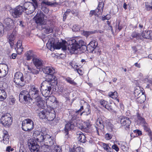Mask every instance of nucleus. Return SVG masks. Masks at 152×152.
I'll return each instance as SVG.
<instances>
[{"label": "nucleus", "instance_id": "49", "mask_svg": "<svg viewBox=\"0 0 152 152\" xmlns=\"http://www.w3.org/2000/svg\"><path fill=\"white\" fill-rule=\"evenodd\" d=\"M19 152H26L25 148L23 144H20Z\"/></svg>", "mask_w": 152, "mask_h": 152}, {"label": "nucleus", "instance_id": "31", "mask_svg": "<svg viewBox=\"0 0 152 152\" xmlns=\"http://www.w3.org/2000/svg\"><path fill=\"white\" fill-rule=\"evenodd\" d=\"M47 120L49 121H53L55 118H56V113L54 109L51 110V112L49 111L48 115L47 116Z\"/></svg>", "mask_w": 152, "mask_h": 152}, {"label": "nucleus", "instance_id": "61", "mask_svg": "<svg viewBox=\"0 0 152 152\" xmlns=\"http://www.w3.org/2000/svg\"><path fill=\"white\" fill-rule=\"evenodd\" d=\"M118 23H116V26H118V29L119 30V31H120L122 28V27L121 26V25H120V21L118 20Z\"/></svg>", "mask_w": 152, "mask_h": 152}, {"label": "nucleus", "instance_id": "53", "mask_svg": "<svg viewBox=\"0 0 152 152\" xmlns=\"http://www.w3.org/2000/svg\"><path fill=\"white\" fill-rule=\"evenodd\" d=\"M5 29L4 27V26L2 23L0 22V37H1L3 35V32L2 31Z\"/></svg>", "mask_w": 152, "mask_h": 152}, {"label": "nucleus", "instance_id": "28", "mask_svg": "<svg viewBox=\"0 0 152 152\" xmlns=\"http://www.w3.org/2000/svg\"><path fill=\"white\" fill-rule=\"evenodd\" d=\"M58 4V3L57 2H52L48 1V0H44L41 3V6H45V5H47L54 7H56V5Z\"/></svg>", "mask_w": 152, "mask_h": 152}, {"label": "nucleus", "instance_id": "45", "mask_svg": "<svg viewBox=\"0 0 152 152\" xmlns=\"http://www.w3.org/2000/svg\"><path fill=\"white\" fill-rule=\"evenodd\" d=\"M67 43V42L65 40L63 41L61 43V48L64 51H66L67 49L66 45Z\"/></svg>", "mask_w": 152, "mask_h": 152}, {"label": "nucleus", "instance_id": "6", "mask_svg": "<svg viewBox=\"0 0 152 152\" xmlns=\"http://www.w3.org/2000/svg\"><path fill=\"white\" fill-rule=\"evenodd\" d=\"M44 145L41 146V152H51L52 150L51 149V146L54 144L53 137L49 135H45V138L43 142Z\"/></svg>", "mask_w": 152, "mask_h": 152}, {"label": "nucleus", "instance_id": "50", "mask_svg": "<svg viewBox=\"0 0 152 152\" xmlns=\"http://www.w3.org/2000/svg\"><path fill=\"white\" fill-rule=\"evenodd\" d=\"M111 18V15L110 14H107L105 16L103 15L101 19L102 20L104 21L105 20H109Z\"/></svg>", "mask_w": 152, "mask_h": 152}, {"label": "nucleus", "instance_id": "8", "mask_svg": "<svg viewBox=\"0 0 152 152\" xmlns=\"http://www.w3.org/2000/svg\"><path fill=\"white\" fill-rule=\"evenodd\" d=\"M23 5L25 12L27 14L29 15L32 13L37 8L38 3L37 1L32 0L31 2H25Z\"/></svg>", "mask_w": 152, "mask_h": 152}, {"label": "nucleus", "instance_id": "3", "mask_svg": "<svg viewBox=\"0 0 152 152\" xmlns=\"http://www.w3.org/2000/svg\"><path fill=\"white\" fill-rule=\"evenodd\" d=\"M45 15L43 13L38 12L34 18L36 23L37 24V27L40 30L45 29V32L47 34L53 32L52 28L46 24V20L44 19Z\"/></svg>", "mask_w": 152, "mask_h": 152}, {"label": "nucleus", "instance_id": "32", "mask_svg": "<svg viewBox=\"0 0 152 152\" xmlns=\"http://www.w3.org/2000/svg\"><path fill=\"white\" fill-rule=\"evenodd\" d=\"M7 97V94L4 89H0V101H2Z\"/></svg>", "mask_w": 152, "mask_h": 152}, {"label": "nucleus", "instance_id": "43", "mask_svg": "<svg viewBox=\"0 0 152 152\" xmlns=\"http://www.w3.org/2000/svg\"><path fill=\"white\" fill-rule=\"evenodd\" d=\"M90 106L89 105L87 104V105L86 107L84 110V111H83L82 113V114L84 113H86L85 115L87 116L90 115L91 113V110L90 109Z\"/></svg>", "mask_w": 152, "mask_h": 152}, {"label": "nucleus", "instance_id": "41", "mask_svg": "<svg viewBox=\"0 0 152 152\" xmlns=\"http://www.w3.org/2000/svg\"><path fill=\"white\" fill-rule=\"evenodd\" d=\"M118 144L120 146L121 149L123 151H126L128 149V148L126 146V143L125 142H121L118 143Z\"/></svg>", "mask_w": 152, "mask_h": 152}, {"label": "nucleus", "instance_id": "60", "mask_svg": "<svg viewBox=\"0 0 152 152\" xmlns=\"http://www.w3.org/2000/svg\"><path fill=\"white\" fill-rule=\"evenodd\" d=\"M95 11V13H97V14L96 15V16L98 17L99 15L102 14V12H100V9L99 8H98V7L97 8L94 10Z\"/></svg>", "mask_w": 152, "mask_h": 152}, {"label": "nucleus", "instance_id": "58", "mask_svg": "<svg viewBox=\"0 0 152 152\" xmlns=\"http://www.w3.org/2000/svg\"><path fill=\"white\" fill-rule=\"evenodd\" d=\"M9 139L8 136H3V142L5 144H7L8 143Z\"/></svg>", "mask_w": 152, "mask_h": 152}, {"label": "nucleus", "instance_id": "29", "mask_svg": "<svg viewBox=\"0 0 152 152\" xmlns=\"http://www.w3.org/2000/svg\"><path fill=\"white\" fill-rule=\"evenodd\" d=\"M76 135L78 140L80 142L84 143L86 142L85 136L82 132H77Z\"/></svg>", "mask_w": 152, "mask_h": 152}, {"label": "nucleus", "instance_id": "13", "mask_svg": "<svg viewBox=\"0 0 152 152\" xmlns=\"http://www.w3.org/2000/svg\"><path fill=\"white\" fill-rule=\"evenodd\" d=\"M98 45V42L97 41L95 40L91 41L87 45L88 51L89 53L94 52V53H96L99 49Z\"/></svg>", "mask_w": 152, "mask_h": 152}, {"label": "nucleus", "instance_id": "35", "mask_svg": "<svg viewBox=\"0 0 152 152\" xmlns=\"http://www.w3.org/2000/svg\"><path fill=\"white\" fill-rule=\"evenodd\" d=\"M145 130L148 132V134L151 140H152V133L150 129L148 127L147 124L143 125Z\"/></svg>", "mask_w": 152, "mask_h": 152}, {"label": "nucleus", "instance_id": "7", "mask_svg": "<svg viewBox=\"0 0 152 152\" xmlns=\"http://www.w3.org/2000/svg\"><path fill=\"white\" fill-rule=\"evenodd\" d=\"M96 123L98 127L96 126H94V127L96 129L97 134L99 135V130L102 131L104 129L105 125L106 126L107 128L109 131L112 132L113 131V125L110 122L105 123L104 120L101 118H99L97 119Z\"/></svg>", "mask_w": 152, "mask_h": 152}, {"label": "nucleus", "instance_id": "19", "mask_svg": "<svg viewBox=\"0 0 152 152\" xmlns=\"http://www.w3.org/2000/svg\"><path fill=\"white\" fill-rule=\"evenodd\" d=\"M145 92L142 91L140 89H138L136 88L134 91V95L136 99H138L140 98H143V99L141 102H144L145 100V96L144 94Z\"/></svg>", "mask_w": 152, "mask_h": 152}, {"label": "nucleus", "instance_id": "22", "mask_svg": "<svg viewBox=\"0 0 152 152\" xmlns=\"http://www.w3.org/2000/svg\"><path fill=\"white\" fill-rule=\"evenodd\" d=\"M28 72L32 73L34 75H37L42 70V68L37 67L36 66H32L29 65L26 66Z\"/></svg>", "mask_w": 152, "mask_h": 152}, {"label": "nucleus", "instance_id": "33", "mask_svg": "<svg viewBox=\"0 0 152 152\" xmlns=\"http://www.w3.org/2000/svg\"><path fill=\"white\" fill-rule=\"evenodd\" d=\"M108 96L113 99H116L118 102H119V100L117 98L118 95L117 92H110L108 93Z\"/></svg>", "mask_w": 152, "mask_h": 152}, {"label": "nucleus", "instance_id": "25", "mask_svg": "<svg viewBox=\"0 0 152 152\" xmlns=\"http://www.w3.org/2000/svg\"><path fill=\"white\" fill-rule=\"evenodd\" d=\"M49 113V111L45 109L40 110V111L38 113V115L40 119L46 120L47 116Z\"/></svg>", "mask_w": 152, "mask_h": 152}, {"label": "nucleus", "instance_id": "26", "mask_svg": "<svg viewBox=\"0 0 152 152\" xmlns=\"http://www.w3.org/2000/svg\"><path fill=\"white\" fill-rule=\"evenodd\" d=\"M142 34V37L143 41V38L147 39H152V31L151 30H148L143 31Z\"/></svg>", "mask_w": 152, "mask_h": 152}, {"label": "nucleus", "instance_id": "30", "mask_svg": "<svg viewBox=\"0 0 152 152\" xmlns=\"http://www.w3.org/2000/svg\"><path fill=\"white\" fill-rule=\"evenodd\" d=\"M8 67L7 66L4 65L3 67L0 66V77H4L7 74Z\"/></svg>", "mask_w": 152, "mask_h": 152}, {"label": "nucleus", "instance_id": "51", "mask_svg": "<svg viewBox=\"0 0 152 152\" xmlns=\"http://www.w3.org/2000/svg\"><path fill=\"white\" fill-rule=\"evenodd\" d=\"M104 6V3L103 2H100L99 3L98 7L100 9L101 12H102Z\"/></svg>", "mask_w": 152, "mask_h": 152}, {"label": "nucleus", "instance_id": "2", "mask_svg": "<svg viewBox=\"0 0 152 152\" xmlns=\"http://www.w3.org/2000/svg\"><path fill=\"white\" fill-rule=\"evenodd\" d=\"M43 89H42V86L40 88H38L36 86L33 85L31 87L29 93L32 98L34 99V103L39 107L42 108L43 107L45 103V101L40 96L41 93H42V91L46 88L43 86Z\"/></svg>", "mask_w": 152, "mask_h": 152}, {"label": "nucleus", "instance_id": "59", "mask_svg": "<svg viewBox=\"0 0 152 152\" xmlns=\"http://www.w3.org/2000/svg\"><path fill=\"white\" fill-rule=\"evenodd\" d=\"M76 64V62L73 61H71L69 63V65L71 66L72 68H75V64Z\"/></svg>", "mask_w": 152, "mask_h": 152}, {"label": "nucleus", "instance_id": "20", "mask_svg": "<svg viewBox=\"0 0 152 152\" xmlns=\"http://www.w3.org/2000/svg\"><path fill=\"white\" fill-rule=\"evenodd\" d=\"M33 136L36 140V141L40 142H43L45 138V135H44L42 132L36 131L34 133Z\"/></svg>", "mask_w": 152, "mask_h": 152}, {"label": "nucleus", "instance_id": "34", "mask_svg": "<svg viewBox=\"0 0 152 152\" xmlns=\"http://www.w3.org/2000/svg\"><path fill=\"white\" fill-rule=\"evenodd\" d=\"M23 99L26 104H28H28L32 102V101L33 100V99L29 93L27 95V96H26V97H24Z\"/></svg>", "mask_w": 152, "mask_h": 152}, {"label": "nucleus", "instance_id": "17", "mask_svg": "<svg viewBox=\"0 0 152 152\" xmlns=\"http://www.w3.org/2000/svg\"><path fill=\"white\" fill-rule=\"evenodd\" d=\"M4 23L5 29L6 30H10L14 26V23L11 18H7L4 20Z\"/></svg>", "mask_w": 152, "mask_h": 152}, {"label": "nucleus", "instance_id": "46", "mask_svg": "<svg viewBox=\"0 0 152 152\" xmlns=\"http://www.w3.org/2000/svg\"><path fill=\"white\" fill-rule=\"evenodd\" d=\"M22 42L21 40H18L17 43V47L18 50H20V51L22 52L23 50V48L21 47L22 46Z\"/></svg>", "mask_w": 152, "mask_h": 152}, {"label": "nucleus", "instance_id": "55", "mask_svg": "<svg viewBox=\"0 0 152 152\" xmlns=\"http://www.w3.org/2000/svg\"><path fill=\"white\" fill-rule=\"evenodd\" d=\"M99 102L101 105L104 107L106 105H107L108 102L103 99H101L100 100Z\"/></svg>", "mask_w": 152, "mask_h": 152}, {"label": "nucleus", "instance_id": "40", "mask_svg": "<svg viewBox=\"0 0 152 152\" xmlns=\"http://www.w3.org/2000/svg\"><path fill=\"white\" fill-rule=\"evenodd\" d=\"M111 104V103L108 102L107 105H106L104 107L112 113H116V112L113 109Z\"/></svg>", "mask_w": 152, "mask_h": 152}, {"label": "nucleus", "instance_id": "24", "mask_svg": "<svg viewBox=\"0 0 152 152\" xmlns=\"http://www.w3.org/2000/svg\"><path fill=\"white\" fill-rule=\"evenodd\" d=\"M82 113H79L78 111H73L70 113V118L71 117V120L73 121H76L82 115Z\"/></svg>", "mask_w": 152, "mask_h": 152}, {"label": "nucleus", "instance_id": "63", "mask_svg": "<svg viewBox=\"0 0 152 152\" xmlns=\"http://www.w3.org/2000/svg\"><path fill=\"white\" fill-rule=\"evenodd\" d=\"M105 137L107 140H109L112 138V135L109 133H107L105 135Z\"/></svg>", "mask_w": 152, "mask_h": 152}, {"label": "nucleus", "instance_id": "12", "mask_svg": "<svg viewBox=\"0 0 152 152\" xmlns=\"http://www.w3.org/2000/svg\"><path fill=\"white\" fill-rule=\"evenodd\" d=\"M61 43L56 44L54 39H49L46 45L48 48L52 51L55 49H60L61 48Z\"/></svg>", "mask_w": 152, "mask_h": 152}, {"label": "nucleus", "instance_id": "37", "mask_svg": "<svg viewBox=\"0 0 152 152\" xmlns=\"http://www.w3.org/2000/svg\"><path fill=\"white\" fill-rule=\"evenodd\" d=\"M29 93L26 90L22 91L20 93L19 96V100L26 97L27 95Z\"/></svg>", "mask_w": 152, "mask_h": 152}, {"label": "nucleus", "instance_id": "62", "mask_svg": "<svg viewBox=\"0 0 152 152\" xmlns=\"http://www.w3.org/2000/svg\"><path fill=\"white\" fill-rule=\"evenodd\" d=\"M112 148L113 150L114 149L117 152H118L119 150V148L117 145L115 144H114L112 146Z\"/></svg>", "mask_w": 152, "mask_h": 152}, {"label": "nucleus", "instance_id": "47", "mask_svg": "<svg viewBox=\"0 0 152 152\" xmlns=\"http://www.w3.org/2000/svg\"><path fill=\"white\" fill-rule=\"evenodd\" d=\"M133 132L136 135H134V137H136L139 136H140L142 134V132L139 129H136L133 131Z\"/></svg>", "mask_w": 152, "mask_h": 152}, {"label": "nucleus", "instance_id": "4", "mask_svg": "<svg viewBox=\"0 0 152 152\" xmlns=\"http://www.w3.org/2000/svg\"><path fill=\"white\" fill-rule=\"evenodd\" d=\"M68 42L67 49L71 54L74 53L78 49H80L83 52L86 50L88 51L87 46L85 45L84 42L82 40L77 41L75 39H72L69 40Z\"/></svg>", "mask_w": 152, "mask_h": 152}, {"label": "nucleus", "instance_id": "39", "mask_svg": "<svg viewBox=\"0 0 152 152\" xmlns=\"http://www.w3.org/2000/svg\"><path fill=\"white\" fill-rule=\"evenodd\" d=\"M26 60H30L32 58L34 57L33 54L32 53V51L31 50H29L27 52L26 54Z\"/></svg>", "mask_w": 152, "mask_h": 152}, {"label": "nucleus", "instance_id": "10", "mask_svg": "<svg viewBox=\"0 0 152 152\" xmlns=\"http://www.w3.org/2000/svg\"><path fill=\"white\" fill-rule=\"evenodd\" d=\"M12 117L9 113L3 114L0 118L1 123L4 126L8 127L11 124Z\"/></svg>", "mask_w": 152, "mask_h": 152}, {"label": "nucleus", "instance_id": "14", "mask_svg": "<svg viewBox=\"0 0 152 152\" xmlns=\"http://www.w3.org/2000/svg\"><path fill=\"white\" fill-rule=\"evenodd\" d=\"M77 125L76 121L74 122L71 121L68 122L65 125L64 128V131L65 135L69 134V131L73 130Z\"/></svg>", "mask_w": 152, "mask_h": 152}, {"label": "nucleus", "instance_id": "38", "mask_svg": "<svg viewBox=\"0 0 152 152\" xmlns=\"http://www.w3.org/2000/svg\"><path fill=\"white\" fill-rule=\"evenodd\" d=\"M51 149L52 150L51 152H61L62 151L61 148L60 146H59L58 145H53L54 148L53 146H51Z\"/></svg>", "mask_w": 152, "mask_h": 152}, {"label": "nucleus", "instance_id": "9", "mask_svg": "<svg viewBox=\"0 0 152 152\" xmlns=\"http://www.w3.org/2000/svg\"><path fill=\"white\" fill-rule=\"evenodd\" d=\"M22 129L25 131L29 132L34 128V123L30 119H26L22 122Z\"/></svg>", "mask_w": 152, "mask_h": 152}, {"label": "nucleus", "instance_id": "15", "mask_svg": "<svg viewBox=\"0 0 152 152\" xmlns=\"http://www.w3.org/2000/svg\"><path fill=\"white\" fill-rule=\"evenodd\" d=\"M130 118L125 116L122 117L121 118L120 124L122 126H125L126 130L129 129L131 123Z\"/></svg>", "mask_w": 152, "mask_h": 152}, {"label": "nucleus", "instance_id": "57", "mask_svg": "<svg viewBox=\"0 0 152 152\" xmlns=\"http://www.w3.org/2000/svg\"><path fill=\"white\" fill-rule=\"evenodd\" d=\"M41 10L45 13H48L49 11V9L45 6H41Z\"/></svg>", "mask_w": 152, "mask_h": 152}, {"label": "nucleus", "instance_id": "54", "mask_svg": "<svg viewBox=\"0 0 152 152\" xmlns=\"http://www.w3.org/2000/svg\"><path fill=\"white\" fill-rule=\"evenodd\" d=\"M62 95L63 96L66 98H67V97L69 96V93L67 90L64 89V91L62 92Z\"/></svg>", "mask_w": 152, "mask_h": 152}, {"label": "nucleus", "instance_id": "23", "mask_svg": "<svg viewBox=\"0 0 152 152\" xmlns=\"http://www.w3.org/2000/svg\"><path fill=\"white\" fill-rule=\"evenodd\" d=\"M32 61L35 66L40 68H41L42 67L43 61L40 58L37 56H34L32 59Z\"/></svg>", "mask_w": 152, "mask_h": 152}, {"label": "nucleus", "instance_id": "1", "mask_svg": "<svg viewBox=\"0 0 152 152\" xmlns=\"http://www.w3.org/2000/svg\"><path fill=\"white\" fill-rule=\"evenodd\" d=\"M42 70L49 77V78H46L43 83L44 87L46 88H45V89L42 91L43 96L47 97L50 96L52 89H53L54 87L57 85L58 81L57 78L54 75L55 70L53 67L46 66L42 69Z\"/></svg>", "mask_w": 152, "mask_h": 152}, {"label": "nucleus", "instance_id": "52", "mask_svg": "<svg viewBox=\"0 0 152 152\" xmlns=\"http://www.w3.org/2000/svg\"><path fill=\"white\" fill-rule=\"evenodd\" d=\"M102 146L104 150L106 151H108V149L110 148L108 144L104 143H102Z\"/></svg>", "mask_w": 152, "mask_h": 152}, {"label": "nucleus", "instance_id": "21", "mask_svg": "<svg viewBox=\"0 0 152 152\" xmlns=\"http://www.w3.org/2000/svg\"><path fill=\"white\" fill-rule=\"evenodd\" d=\"M17 34V31L15 29L13 30L12 33L8 37V42L12 48H13V46L14 45V41L15 39Z\"/></svg>", "mask_w": 152, "mask_h": 152}, {"label": "nucleus", "instance_id": "64", "mask_svg": "<svg viewBox=\"0 0 152 152\" xmlns=\"http://www.w3.org/2000/svg\"><path fill=\"white\" fill-rule=\"evenodd\" d=\"M97 15V13H95V11L94 10H91L89 14V15L90 17L92 16L93 15L96 16V15Z\"/></svg>", "mask_w": 152, "mask_h": 152}, {"label": "nucleus", "instance_id": "42", "mask_svg": "<svg viewBox=\"0 0 152 152\" xmlns=\"http://www.w3.org/2000/svg\"><path fill=\"white\" fill-rule=\"evenodd\" d=\"M137 118L138 121L140 122V124H142L143 126L144 125L147 124L144 118L141 117L139 115H137Z\"/></svg>", "mask_w": 152, "mask_h": 152}, {"label": "nucleus", "instance_id": "16", "mask_svg": "<svg viewBox=\"0 0 152 152\" xmlns=\"http://www.w3.org/2000/svg\"><path fill=\"white\" fill-rule=\"evenodd\" d=\"M132 38L130 39L133 40V42L136 43L137 42H141L143 41L142 37V34L136 31L133 32L131 35Z\"/></svg>", "mask_w": 152, "mask_h": 152}, {"label": "nucleus", "instance_id": "36", "mask_svg": "<svg viewBox=\"0 0 152 152\" xmlns=\"http://www.w3.org/2000/svg\"><path fill=\"white\" fill-rule=\"evenodd\" d=\"M146 9L148 11L152 10V0H148L145 3Z\"/></svg>", "mask_w": 152, "mask_h": 152}, {"label": "nucleus", "instance_id": "44", "mask_svg": "<svg viewBox=\"0 0 152 152\" xmlns=\"http://www.w3.org/2000/svg\"><path fill=\"white\" fill-rule=\"evenodd\" d=\"M66 81L68 83L73 85H75L77 84V83L74 82V80L72 78L68 77L65 78Z\"/></svg>", "mask_w": 152, "mask_h": 152}, {"label": "nucleus", "instance_id": "56", "mask_svg": "<svg viewBox=\"0 0 152 152\" xmlns=\"http://www.w3.org/2000/svg\"><path fill=\"white\" fill-rule=\"evenodd\" d=\"M76 152H84V151L83 148L81 147H78L76 148Z\"/></svg>", "mask_w": 152, "mask_h": 152}, {"label": "nucleus", "instance_id": "27", "mask_svg": "<svg viewBox=\"0 0 152 152\" xmlns=\"http://www.w3.org/2000/svg\"><path fill=\"white\" fill-rule=\"evenodd\" d=\"M91 126L90 124L88 122H84L82 125L79 128L82 131L86 133H88L90 132L89 129Z\"/></svg>", "mask_w": 152, "mask_h": 152}, {"label": "nucleus", "instance_id": "5", "mask_svg": "<svg viewBox=\"0 0 152 152\" xmlns=\"http://www.w3.org/2000/svg\"><path fill=\"white\" fill-rule=\"evenodd\" d=\"M24 78L23 74L20 72H16L14 76V82L18 86H23L25 84L26 81H29L31 79L29 75H26Z\"/></svg>", "mask_w": 152, "mask_h": 152}, {"label": "nucleus", "instance_id": "18", "mask_svg": "<svg viewBox=\"0 0 152 152\" xmlns=\"http://www.w3.org/2000/svg\"><path fill=\"white\" fill-rule=\"evenodd\" d=\"M24 10L23 5H19L17 6L13 10V16L15 18L20 16L22 13L24 12Z\"/></svg>", "mask_w": 152, "mask_h": 152}, {"label": "nucleus", "instance_id": "48", "mask_svg": "<svg viewBox=\"0 0 152 152\" xmlns=\"http://www.w3.org/2000/svg\"><path fill=\"white\" fill-rule=\"evenodd\" d=\"M80 26L77 24L74 25L72 27V30L73 31L76 32L80 30Z\"/></svg>", "mask_w": 152, "mask_h": 152}, {"label": "nucleus", "instance_id": "11", "mask_svg": "<svg viewBox=\"0 0 152 152\" xmlns=\"http://www.w3.org/2000/svg\"><path fill=\"white\" fill-rule=\"evenodd\" d=\"M28 145L31 152H38L39 149V146L36 141L33 139L28 140Z\"/></svg>", "mask_w": 152, "mask_h": 152}]
</instances>
